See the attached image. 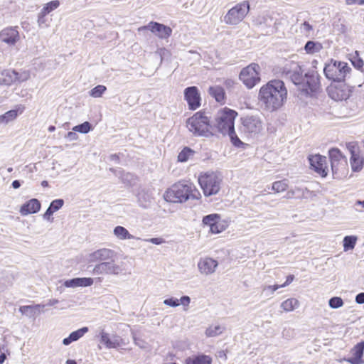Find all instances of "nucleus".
Here are the masks:
<instances>
[{"label":"nucleus","instance_id":"obj_1","mask_svg":"<svg viewBox=\"0 0 364 364\" xmlns=\"http://www.w3.org/2000/svg\"><path fill=\"white\" fill-rule=\"evenodd\" d=\"M277 73L290 78L291 82L305 95H311L320 87L319 75L315 70L309 71L303 75V70L299 63L286 60L277 68Z\"/></svg>","mask_w":364,"mask_h":364},{"label":"nucleus","instance_id":"obj_2","mask_svg":"<svg viewBox=\"0 0 364 364\" xmlns=\"http://www.w3.org/2000/svg\"><path fill=\"white\" fill-rule=\"evenodd\" d=\"M287 95L288 92L284 82L280 80H272L260 87L258 100L264 110L272 112L284 105Z\"/></svg>","mask_w":364,"mask_h":364},{"label":"nucleus","instance_id":"obj_3","mask_svg":"<svg viewBox=\"0 0 364 364\" xmlns=\"http://www.w3.org/2000/svg\"><path fill=\"white\" fill-rule=\"evenodd\" d=\"M237 115V113L235 111L228 108L220 110L215 118V127L223 135H228L235 146L240 147L244 144L237 136L234 128V122Z\"/></svg>","mask_w":364,"mask_h":364},{"label":"nucleus","instance_id":"obj_4","mask_svg":"<svg viewBox=\"0 0 364 364\" xmlns=\"http://www.w3.org/2000/svg\"><path fill=\"white\" fill-rule=\"evenodd\" d=\"M164 197L170 203H183L189 199L198 200L200 193L192 183H178L169 188Z\"/></svg>","mask_w":364,"mask_h":364},{"label":"nucleus","instance_id":"obj_5","mask_svg":"<svg viewBox=\"0 0 364 364\" xmlns=\"http://www.w3.org/2000/svg\"><path fill=\"white\" fill-rule=\"evenodd\" d=\"M186 126L195 136L208 137L212 135L210 119L205 112H198L194 114L188 119Z\"/></svg>","mask_w":364,"mask_h":364},{"label":"nucleus","instance_id":"obj_6","mask_svg":"<svg viewBox=\"0 0 364 364\" xmlns=\"http://www.w3.org/2000/svg\"><path fill=\"white\" fill-rule=\"evenodd\" d=\"M350 70L351 68L347 63L333 59L326 63L323 68V73L326 78L335 82L344 81L350 75Z\"/></svg>","mask_w":364,"mask_h":364},{"label":"nucleus","instance_id":"obj_7","mask_svg":"<svg viewBox=\"0 0 364 364\" xmlns=\"http://www.w3.org/2000/svg\"><path fill=\"white\" fill-rule=\"evenodd\" d=\"M223 177L218 172H207L201 174L198 178L199 184L205 196L217 194L220 189Z\"/></svg>","mask_w":364,"mask_h":364},{"label":"nucleus","instance_id":"obj_8","mask_svg":"<svg viewBox=\"0 0 364 364\" xmlns=\"http://www.w3.org/2000/svg\"><path fill=\"white\" fill-rule=\"evenodd\" d=\"M240 131L249 137L259 134L263 129V121L259 115L248 114L240 118Z\"/></svg>","mask_w":364,"mask_h":364},{"label":"nucleus","instance_id":"obj_9","mask_svg":"<svg viewBox=\"0 0 364 364\" xmlns=\"http://www.w3.org/2000/svg\"><path fill=\"white\" fill-rule=\"evenodd\" d=\"M250 4L247 1H243L237 4L228 10L223 17L225 23L236 26L242 22L250 11Z\"/></svg>","mask_w":364,"mask_h":364},{"label":"nucleus","instance_id":"obj_10","mask_svg":"<svg viewBox=\"0 0 364 364\" xmlns=\"http://www.w3.org/2000/svg\"><path fill=\"white\" fill-rule=\"evenodd\" d=\"M260 66L257 63H251L244 68L240 73V80L248 89H252L260 81Z\"/></svg>","mask_w":364,"mask_h":364},{"label":"nucleus","instance_id":"obj_11","mask_svg":"<svg viewBox=\"0 0 364 364\" xmlns=\"http://www.w3.org/2000/svg\"><path fill=\"white\" fill-rule=\"evenodd\" d=\"M126 271L125 264L124 262L120 264L115 263L114 261L102 262L97 264L93 269L92 274H110L119 275Z\"/></svg>","mask_w":364,"mask_h":364},{"label":"nucleus","instance_id":"obj_12","mask_svg":"<svg viewBox=\"0 0 364 364\" xmlns=\"http://www.w3.org/2000/svg\"><path fill=\"white\" fill-rule=\"evenodd\" d=\"M21 41L20 33L17 26H9L2 29L0 31V50H2V46L12 48Z\"/></svg>","mask_w":364,"mask_h":364},{"label":"nucleus","instance_id":"obj_13","mask_svg":"<svg viewBox=\"0 0 364 364\" xmlns=\"http://www.w3.org/2000/svg\"><path fill=\"white\" fill-rule=\"evenodd\" d=\"M145 30H149L161 39L168 38L172 33V29L169 26L154 21H151L148 25L138 28L139 32Z\"/></svg>","mask_w":364,"mask_h":364},{"label":"nucleus","instance_id":"obj_14","mask_svg":"<svg viewBox=\"0 0 364 364\" xmlns=\"http://www.w3.org/2000/svg\"><path fill=\"white\" fill-rule=\"evenodd\" d=\"M328 153L333 174L338 173L341 169L346 168L347 166L346 159L338 149L333 148L329 150Z\"/></svg>","mask_w":364,"mask_h":364},{"label":"nucleus","instance_id":"obj_15","mask_svg":"<svg viewBox=\"0 0 364 364\" xmlns=\"http://www.w3.org/2000/svg\"><path fill=\"white\" fill-rule=\"evenodd\" d=\"M311 168L322 177H325L328 173L326 166V158L319 154L311 156L309 158Z\"/></svg>","mask_w":364,"mask_h":364},{"label":"nucleus","instance_id":"obj_16","mask_svg":"<svg viewBox=\"0 0 364 364\" xmlns=\"http://www.w3.org/2000/svg\"><path fill=\"white\" fill-rule=\"evenodd\" d=\"M185 99L190 109L195 110L200 106V97L196 87H188L184 90Z\"/></svg>","mask_w":364,"mask_h":364},{"label":"nucleus","instance_id":"obj_17","mask_svg":"<svg viewBox=\"0 0 364 364\" xmlns=\"http://www.w3.org/2000/svg\"><path fill=\"white\" fill-rule=\"evenodd\" d=\"M350 90L346 84L331 86L328 89L330 97L336 101L346 100L350 97Z\"/></svg>","mask_w":364,"mask_h":364},{"label":"nucleus","instance_id":"obj_18","mask_svg":"<svg viewBox=\"0 0 364 364\" xmlns=\"http://www.w3.org/2000/svg\"><path fill=\"white\" fill-rule=\"evenodd\" d=\"M115 253L112 250L102 248L94 251L87 256L88 262H102L112 259Z\"/></svg>","mask_w":364,"mask_h":364},{"label":"nucleus","instance_id":"obj_19","mask_svg":"<svg viewBox=\"0 0 364 364\" xmlns=\"http://www.w3.org/2000/svg\"><path fill=\"white\" fill-rule=\"evenodd\" d=\"M364 341L357 343L350 351V357L343 360L350 364H364Z\"/></svg>","mask_w":364,"mask_h":364},{"label":"nucleus","instance_id":"obj_20","mask_svg":"<svg viewBox=\"0 0 364 364\" xmlns=\"http://www.w3.org/2000/svg\"><path fill=\"white\" fill-rule=\"evenodd\" d=\"M218 266V262L216 260L208 257L200 258L198 263V270L203 275L213 274Z\"/></svg>","mask_w":364,"mask_h":364},{"label":"nucleus","instance_id":"obj_21","mask_svg":"<svg viewBox=\"0 0 364 364\" xmlns=\"http://www.w3.org/2000/svg\"><path fill=\"white\" fill-rule=\"evenodd\" d=\"M348 148L351 154L350 163L353 171L357 172L361 171L364 164L363 157L360 154L358 151L355 149V146L349 144H348Z\"/></svg>","mask_w":364,"mask_h":364},{"label":"nucleus","instance_id":"obj_22","mask_svg":"<svg viewBox=\"0 0 364 364\" xmlns=\"http://www.w3.org/2000/svg\"><path fill=\"white\" fill-rule=\"evenodd\" d=\"M23 110L24 107L20 105L17 109L9 110L0 115V125H6L9 122L14 121L17 118L18 113L21 114Z\"/></svg>","mask_w":364,"mask_h":364},{"label":"nucleus","instance_id":"obj_23","mask_svg":"<svg viewBox=\"0 0 364 364\" xmlns=\"http://www.w3.org/2000/svg\"><path fill=\"white\" fill-rule=\"evenodd\" d=\"M94 283V279L90 277L83 278H74L72 279L66 280L64 282V286L66 287H90Z\"/></svg>","mask_w":364,"mask_h":364},{"label":"nucleus","instance_id":"obj_24","mask_svg":"<svg viewBox=\"0 0 364 364\" xmlns=\"http://www.w3.org/2000/svg\"><path fill=\"white\" fill-rule=\"evenodd\" d=\"M40 208V202L37 199H31L21 206L20 213L22 215H26L37 213Z\"/></svg>","mask_w":364,"mask_h":364},{"label":"nucleus","instance_id":"obj_25","mask_svg":"<svg viewBox=\"0 0 364 364\" xmlns=\"http://www.w3.org/2000/svg\"><path fill=\"white\" fill-rule=\"evenodd\" d=\"M88 332L87 327H82L77 331L72 332L68 337L63 340L65 346L70 345L72 342L77 341Z\"/></svg>","mask_w":364,"mask_h":364},{"label":"nucleus","instance_id":"obj_26","mask_svg":"<svg viewBox=\"0 0 364 364\" xmlns=\"http://www.w3.org/2000/svg\"><path fill=\"white\" fill-rule=\"evenodd\" d=\"M208 93L214 97L218 102H224L225 93L222 87L218 85L211 86L208 89Z\"/></svg>","mask_w":364,"mask_h":364},{"label":"nucleus","instance_id":"obj_27","mask_svg":"<svg viewBox=\"0 0 364 364\" xmlns=\"http://www.w3.org/2000/svg\"><path fill=\"white\" fill-rule=\"evenodd\" d=\"M113 234L117 239L121 240L134 239V235H131L125 228L120 225L116 226L114 228Z\"/></svg>","mask_w":364,"mask_h":364},{"label":"nucleus","instance_id":"obj_28","mask_svg":"<svg viewBox=\"0 0 364 364\" xmlns=\"http://www.w3.org/2000/svg\"><path fill=\"white\" fill-rule=\"evenodd\" d=\"M45 305L43 304H36V305H28V306H22L19 308V311L22 314H25L27 316L32 317L36 315V311L40 312V309L43 308Z\"/></svg>","mask_w":364,"mask_h":364},{"label":"nucleus","instance_id":"obj_29","mask_svg":"<svg viewBox=\"0 0 364 364\" xmlns=\"http://www.w3.org/2000/svg\"><path fill=\"white\" fill-rule=\"evenodd\" d=\"M299 306V301L295 298H289L282 301L280 307L285 312H291L297 309Z\"/></svg>","mask_w":364,"mask_h":364},{"label":"nucleus","instance_id":"obj_30","mask_svg":"<svg viewBox=\"0 0 364 364\" xmlns=\"http://www.w3.org/2000/svg\"><path fill=\"white\" fill-rule=\"evenodd\" d=\"M225 331V327L221 325H210L205 331L207 337H215L220 335Z\"/></svg>","mask_w":364,"mask_h":364},{"label":"nucleus","instance_id":"obj_31","mask_svg":"<svg viewBox=\"0 0 364 364\" xmlns=\"http://www.w3.org/2000/svg\"><path fill=\"white\" fill-rule=\"evenodd\" d=\"M16 75V73L14 71L4 70L0 72V84L10 85Z\"/></svg>","mask_w":364,"mask_h":364},{"label":"nucleus","instance_id":"obj_32","mask_svg":"<svg viewBox=\"0 0 364 364\" xmlns=\"http://www.w3.org/2000/svg\"><path fill=\"white\" fill-rule=\"evenodd\" d=\"M358 240V237L355 235L346 236L343 240V246L345 252L354 249Z\"/></svg>","mask_w":364,"mask_h":364},{"label":"nucleus","instance_id":"obj_33","mask_svg":"<svg viewBox=\"0 0 364 364\" xmlns=\"http://www.w3.org/2000/svg\"><path fill=\"white\" fill-rule=\"evenodd\" d=\"M187 364H212V358L209 355H199L188 360Z\"/></svg>","mask_w":364,"mask_h":364},{"label":"nucleus","instance_id":"obj_34","mask_svg":"<svg viewBox=\"0 0 364 364\" xmlns=\"http://www.w3.org/2000/svg\"><path fill=\"white\" fill-rule=\"evenodd\" d=\"M228 227V223L226 220H220V219H218V220L210 228V231L211 233L218 234L225 230Z\"/></svg>","mask_w":364,"mask_h":364},{"label":"nucleus","instance_id":"obj_35","mask_svg":"<svg viewBox=\"0 0 364 364\" xmlns=\"http://www.w3.org/2000/svg\"><path fill=\"white\" fill-rule=\"evenodd\" d=\"M195 151L192 150L189 147H185L179 153L178 156V160L181 162L187 161L189 159L192 158L194 156Z\"/></svg>","mask_w":364,"mask_h":364},{"label":"nucleus","instance_id":"obj_36","mask_svg":"<svg viewBox=\"0 0 364 364\" xmlns=\"http://www.w3.org/2000/svg\"><path fill=\"white\" fill-rule=\"evenodd\" d=\"M59 6H60V1L58 0L51 1L46 4L43 6V7L41 11L43 12V14H45L46 15H47L50 12H51L53 10L58 8Z\"/></svg>","mask_w":364,"mask_h":364},{"label":"nucleus","instance_id":"obj_37","mask_svg":"<svg viewBox=\"0 0 364 364\" xmlns=\"http://www.w3.org/2000/svg\"><path fill=\"white\" fill-rule=\"evenodd\" d=\"M107 90V87L105 85H99L92 88L90 92V95L94 98H98Z\"/></svg>","mask_w":364,"mask_h":364},{"label":"nucleus","instance_id":"obj_38","mask_svg":"<svg viewBox=\"0 0 364 364\" xmlns=\"http://www.w3.org/2000/svg\"><path fill=\"white\" fill-rule=\"evenodd\" d=\"M288 183L287 180L275 181L272 184V190L276 193L283 192L287 190Z\"/></svg>","mask_w":364,"mask_h":364},{"label":"nucleus","instance_id":"obj_39","mask_svg":"<svg viewBox=\"0 0 364 364\" xmlns=\"http://www.w3.org/2000/svg\"><path fill=\"white\" fill-rule=\"evenodd\" d=\"M220 215L218 214H210L208 215L203 218V223L204 225H208L210 228L215 223L218 219H220Z\"/></svg>","mask_w":364,"mask_h":364},{"label":"nucleus","instance_id":"obj_40","mask_svg":"<svg viewBox=\"0 0 364 364\" xmlns=\"http://www.w3.org/2000/svg\"><path fill=\"white\" fill-rule=\"evenodd\" d=\"M320 47L321 46L319 44L314 41H308L305 45L304 49L307 53H314L319 50Z\"/></svg>","mask_w":364,"mask_h":364},{"label":"nucleus","instance_id":"obj_41","mask_svg":"<svg viewBox=\"0 0 364 364\" xmlns=\"http://www.w3.org/2000/svg\"><path fill=\"white\" fill-rule=\"evenodd\" d=\"M91 129V125L88 122H85L81 124L77 125L73 128L75 132L86 134L88 133Z\"/></svg>","mask_w":364,"mask_h":364},{"label":"nucleus","instance_id":"obj_42","mask_svg":"<svg viewBox=\"0 0 364 364\" xmlns=\"http://www.w3.org/2000/svg\"><path fill=\"white\" fill-rule=\"evenodd\" d=\"M343 301L341 297L334 296L329 299L328 304L332 309H338L343 306Z\"/></svg>","mask_w":364,"mask_h":364},{"label":"nucleus","instance_id":"obj_43","mask_svg":"<svg viewBox=\"0 0 364 364\" xmlns=\"http://www.w3.org/2000/svg\"><path fill=\"white\" fill-rule=\"evenodd\" d=\"M99 336L100 337V342L102 343L106 348H111V337L109 333L102 331Z\"/></svg>","mask_w":364,"mask_h":364},{"label":"nucleus","instance_id":"obj_44","mask_svg":"<svg viewBox=\"0 0 364 364\" xmlns=\"http://www.w3.org/2000/svg\"><path fill=\"white\" fill-rule=\"evenodd\" d=\"M124 344L123 339L117 335L111 337V348H117Z\"/></svg>","mask_w":364,"mask_h":364},{"label":"nucleus","instance_id":"obj_45","mask_svg":"<svg viewBox=\"0 0 364 364\" xmlns=\"http://www.w3.org/2000/svg\"><path fill=\"white\" fill-rule=\"evenodd\" d=\"M122 180L128 185H132L134 183L136 178L130 173H124L122 175Z\"/></svg>","mask_w":364,"mask_h":364},{"label":"nucleus","instance_id":"obj_46","mask_svg":"<svg viewBox=\"0 0 364 364\" xmlns=\"http://www.w3.org/2000/svg\"><path fill=\"white\" fill-rule=\"evenodd\" d=\"M179 305L183 306V309L185 311L189 309V306L191 304V298L188 296H183L179 299Z\"/></svg>","mask_w":364,"mask_h":364},{"label":"nucleus","instance_id":"obj_47","mask_svg":"<svg viewBox=\"0 0 364 364\" xmlns=\"http://www.w3.org/2000/svg\"><path fill=\"white\" fill-rule=\"evenodd\" d=\"M64 204V201L62 199H56L51 202L49 208L54 212L58 210Z\"/></svg>","mask_w":364,"mask_h":364},{"label":"nucleus","instance_id":"obj_48","mask_svg":"<svg viewBox=\"0 0 364 364\" xmlns=\"http://www.w3.org/2000/svg\"><path fill=\"white\" fill-rule=\"evenodd\" d=\"M163 303L171 307H178L179 306V300L176 298L171 297L164 300Z\"/></svg>","mask_w":364,"mask_h":364},{"label":"nucleus","instance_id":"obj_49","mask_svg":"<svg viewBox=\"0 0 364 364\" xmlns=\"http://www.w3.org/2000/svg\"><path fill=\"white\" fill-rule=\"evenodd\" d=\"M351 63L355 68L357 69L362 68L363 65V61L361 58H360L358 55L353 56L351 59Z\"/></svg>","mask_w":364,"mask_h":364},{"label":"nucleus","instance_id":"obj_50","mask_svg":"<svg viewBox=\"0 0 364 364\" xmlns=\"http://www.w3.org/2000/svg\"><path fill=\"white\" fill-rule=\"evenodd\" d=\"M279 288H282L281 285H268L263 287V291H269L271 294H273V293Z\"/></svg>","mask_w":364,"mask_h":364},{"label":"nucleus","instance_id":"obj_51","mask_svg":"<svg viewBox=\"0 0 364 364\" xmlns=\"http://www.w3.org/2000/svg\"><path fill=\"white\" fill-rule=\"evenodd\" d=\"M46 15L45 14H43V12L41 11L38 14L37 22L39 26H41L43 24L46 23Z\"/></svg>","mask_w":364,"mask_h":364},{"label":"nucleus","instance_id":"obj_52","mask_svg":"<svg viewBox=\"0 0 364 364\" xmlns=\"http://www.w3.org/2000/svg\"><path fill=\"white\" fill-rule=\"evenodd\" d=\"M133 338H134V343L138 346L139 347H140L141 348H146V343L139 339V338H136L134 336H133Z\"/></svg>","mask_w":364,"mask_h":364},{"label":"nucleus","instance_id":"obj_53","mask_svg":"<svg viewBox=\"0 0 364 364\" xmlns=\"http://www.w3.org/2000/svg\"><path fill=\"white\" fill-rule=\"evenodd\" d=\"M65 137L68 138L70 141H75L78 139V135L74 132H69L66 134Z\"/></svg>","mask_w":364,"mask_h":364},{"label":"nucleus","instance_id":"obj_54","mask_svg":"<svg viewBox=\"0 0 364 364\" xmlns=\"http://www.w3.org/2000/svg\"><path fill=\"white\" fill-rule=\"evenodd\" d=\"M346 3L347 5H364V0H346Z\"/></svg>","mask_w":364,"mask_h":364},{"label":"nucleus","instance_id":"obj_55","mask_svg":"<svg viewBox=\"0 0 364 364\" xmlns=\"http://www.w3.org/2000/svg\"><path fill=\"white\" fill-rule=\"evenodd\" d=\"M301 189L299 188H295L294 190H291L287 192V198H291L294 194H296V193L301 191Z\"/></svg>","mask_w":364,"mask_h":364},{"label":"nucleus","instance_id":"obj_56","mask_svg":"<svg viewBox=\"0 0 364 364\" xmlns=\"http://www.w3.org/2000/svg\"><path fill=\"white\" fill-rule=\"evenodd\" d=\"M294 279V275H289L287 277V280L286 282L281 285L282 287H285L287 286H288L289 284H290L293 280Z\"/></svg>","mask_w":364,"mask_h":364},{"label":"nucleus","instance_id":"obj_57","mask_svg":"<svg viewBox=\"0 0 364 364\" xmlns=\"http://www.w3.org/2000/svg\"><path fill=\"white\" fill-rule=\"evenodd\" d=\"M355 301L358 304H364V293L358 294L355 297Z\"/></svg>","mask_w":364,"mask_h":364},{"label":"nucleus","instance_id":"obj_58","mask_svg":"<svg viewBox=\"0 0 364 364\" xmlns=\"http://www.w3.org/2000/svg\"><path fill=\"white\" fill-rule=\"evenodd\" d=\"M53 213L54 211H53L50 208H48L43 215L44 219L49 220L50 218L52 216Z\"/></svg>","mask_w":364,"mask_h":364},{"label":"nucleus","instance_id":"obj_59","mask_svg":"<svg viewBox=\"0 0 364 364\" xmlns=\"http://www.w3.org/2000/svg\"><path fill=\"white\" fill-rule=\"evenodd\" d=\"M146 241H149L154 245H160L163 242L162 239L159 238V237L151 238V239L146 240Z\"/></svg>","mask_w":364,"mask_h":364},{"label":"nucleus","instance_id":"obj_60","mask_svg":"<svg viewBox=\"0 0 364 364\" xmlns=\"http://www.w3.org/2000/svg\"><path fill=\"white\" fill-rule=\"evenodd\" d=\"M301 28L303 30H304L306 32H309L311 30H312V26L307 22L303 23L301 25Z\"/></svg>","mask_w":364,"mask_h":364},{"label":"nucleus","instance_id":"obj_61","mask_svg":"<svg viewBox=\"0 0 364 364\" xmlns=\"http://www.w3.org/2000/svg\"><path fill=\"white\" fill-rule=\"evenodd\" d=\"M12 186L14 188L17 189L21 186V183L18 180H15L12 183Z\"/></svg>","mask_w":364,"mask_h":364},{"label":"nucleus","instance_id":"obj_62","mask_svg":"<svg viewBox=\"0 0 364 364\" xmlns=\"http://www.w3.org/2000/svg\"><path fill=\"white\" fill-rule=\"evenodd\" d=\"M59 301L55 299H50L48 302V305L49 306H54L57 304H58Z\"/></svg>","mask_w":364,"mask_h":364},{"label":"nucleus","instance_id":"obj_63","mask_svg":"<svg viewBox=\"0 0 364 364\" xmlns=\"http://www.w3.org/2000/svg\"><path fill=\"white\" fill-rule=\"evenodd\" d=\"M6 358V355L4 353H1L0 355V364H3V363L4 362Z\"/></svg>","mask_w":364,"mask_h":364},{"label":"nucleus","instance_id":"obj_64","mask_svg":"<svg viewBox=\"0 0 364 364\" xmlns=\"http://www.w3.org/2000/svg\"><path fill=\"white\" fill-rule=\"evenodd\" d=\"M355 205H361L364 208V200H357L355 203Z\"/></svg>","mask_w":364,"mask_h":364}]
</instances>
